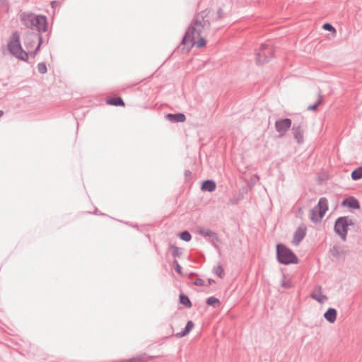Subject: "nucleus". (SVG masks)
<instances>
[{"mask_svg": "<svg viewBox=\"0 0 362 362\" xmlns=\"http://www.w3.org/2000/svg\"><path fill=\"white\" fill-rule=\"evenodd\" d=\"M209 13V11L204 10L194 17L182 38V45L192 47L196 36L204 35L209 30L211 23L207 18Z\"/></svg>", "mask_w": 362, "mask_h": 362, "instance_id": "obj_1", "label": "nucleus"}, {"mask_svg": "<svg viewBox=\"0 0 362 362\" xmlns=\"http://www.w3.org/2000/svg\"><path fill=\"white\" fill-rule=\"evenodd\" d=\"M20 19L22 23L28 28L37 30L40 33L47 31V22L45 16L23 12L20 15Z\"/></svg>", "mask_w": 362, "mask_h": 362, "instance_id": "obj_2", "label": "nucleus"}, {"mask_svg": "<svg viewBox=\"0 0 362 362\" xmlns=\"http://www.w3.org/2000/svg\"><path fill=\"white\" fill-rule=\"evenodd\" d=\"M8 49L9 52L20 60L27 62L28 59V53L24 51L20 42V33L15 31L9 37L8 42Z\"/></svg>", "mask_w": 362, "mask_h": 362, "instance_id": "obj_3", "label": "nucleus"}, {"mask_svg": "<svg viewBox=\"0 0 362 362\" xmlns=\"http://www.w3.org/2000/svg\"><path fill=\"white\" fill-rule=\"evenodd\" d=\"M276 257L279 262L283 264H297L298 262L296 255L283 244L276 245Z\"/></svg>", "mask_w": 362, "mask_h": 362, "instance_id": "obj_4", "label": "nucleus"}, {"mask_svg": "<svg viewBox=\"0 0 362 362\" xmlns=\"http://www.w3.org/2000/svg\"><path fill=\"white\" fill-rule=\"evenodd\" d=\"M354 225V222L351 218L349 216H341L336 220L334 230L343 241H346L348 227Z\"/></svg>", "mask_w": 362, "mask_h": 362, "instance_id": "obj_5", "label": "nucleus"}, {"mask_svg": "<svg viewBox=\"0 0 362 362\" xmlns=\"http://www.w3.org/2000/svg\"><path fill=\"white\" fill-rule=\"evenodd\" d=\"M327 210V199L325 197L320 198L318 204L310 210V220L314 223L320 222Z\"/></svg>", "mask_w": 362, "mask_h": 362, "instance_id": "obj_6", "label": "nucleus"}, {"mask_svg": "<svg viewBox=\"0 0 362 362\" xmlns=\"http://www.w3.org/2000/svg\"><path fill=\"white\" fill-rule=\"evenodd\" d=\"M274 49L272 46L262 44L256 52V62L257 64H263L268 62L274 56Z\"/></svg>", "mask_w": 362, "mask_h": 362, "instance_id": "obj_7", "label": "nucleus"}, {"mask_svg": "<svg viewBox=\"0 0 362 362\" xmlns=\"http://www.w3.org/2000/svg\"><path fill=\"white\" fill-rule=\"evenodd\" d=\"M42 36L40 34H37L35 33H29L25 37V46L26 49H30L33 47L34 44L38 41L37 45L33 52V57H35L37 52L40 49V45L42 44Z\"/></svg>", "mask_w": 362, "mask_h": 362, "instance_id": "obj_8", "label": "nucleus"}, {"mask_svg": "<svg viewBox=\"0 0 362 362\" xmlns=\"http://www.w3.org/2000/svg\"><path fill=\"white\" fill-rule=\"evenodd\" d=\"M306 125L303 121L296 124H293L291 132L294 139L298 144H301L304 141V132Z\"/></svg>", "mask_w": 362, "mask_h": 362, "instance_id": "obj_9", "label": "nucleus"}, {"mask_svg": "<svg viewBox=\"0 0 362 362\" xmlns=\"http://www.w3.org/2000/svg\"><path fill=\"white\" fill-rule=\"evenodd\" d=\"M291 119L289 118L280 119L275 122L276 131L279 134V136H284L287 131L291 127Z\"/></svg>", "mask_w": 362, "mask_h": 362, "instance_id": "obj_10", "label": "nucleus"}, {"mask_svg": "<svg viewBox=\"0 0 362 362\" xmlns=\"http://www.w3.org/2000/svg\"><path fill=\"white\" fill-rule=\"evenodd\" d=\"M198 233L204 238H209L212 245L219 252L220 250L216 243L220 242V239L216 233L209 229L200 228Z\"/></svg>", "mask_w": 362, "mask_h": 362, "instance_id": "obj_11", "label": "nucleus"}, {"mask_svg": "<svg viewBox=\"0 0 362 362\" xmlns=\"http://www.w3.org/2000/svg\"><path fill=\"white\" fill-rule=\"evenodd\" d=\"M306 235L305 227H298L294 233L292 243L293 245H298L303 240Z\"/></svg>", "mask_w": 362, "mask_h": 362, "instance_id": "obj_12", "label": "nucleus"}, {"mask_svg": "<svg viewBox=\"0 0 362 362\" xmlns=\"http://www.w3.org/2000/svg\"><path fill=\"white\" fill-rule=\"evenodd\" d=\"M312 298L320 303H323L327 300V297L322 294L320 286H316L310 294Z\"/></svg>", "mask_w": 362, "mask_h": 362, "instance_id": "obj_13", "label": "nucleus"}, {"mask_svg": "<svg viewBox=\"0 0 362 362\" xmlns=\"http://www.w3.org/2000/svg\"><path fill=\"white\" fill-rule=\"evenodd\" d=\"M341 205L347 206L350 209H360V204L358 201L354 197H349L343 200Z\"/></svg>", "mask_w": 362, "mask_h": 362, "instance_id": "obj_14", "label": "nucleus"}, {"mask_svg": "<svg viewBox=\"0 0 362 362\" xmlns=\"http://www.w3.org/2000/svg\"><path fill=\"white\" fill-rule=\"evenodd\" d=\"M166 117L173 122H184L186 120V116L183 113L168 114Z\"/></svg>", "mask_w": 362, "mask_h": 362, "instance_id": "obj_15", "label": "nucleus"}, {"mask_svg": "<svg viewBox=\"0 0 362 362\" xmlns=\"http://www.w3.org/2000/svg\"><path fill=\"white\" fill-rule=\"evenodd\" d=\"M324 317L330 323L334 322L337 318V310L332 308H328L324 314Z\"/></svg>", "mask_w": 362, "mask_h": 362, "instance_id": "obj_16", "label": "nucleus"}, {"mask_svg": "<svg viewBox=\"0 0 362 362\" xmlns=\"http://www.w3.org/2000/svg\"><path fill=\"white\" fill-rule=\"evenodd\" d=\"M216 185L214 180H207L203 182L202 185V189L203 191H207L212 192L216 189Z\"/></svg>", "mask_w": 362, "mask_h": 362, "instance_id": "obj_17", "label": "nucleus"}, {"mask_svg": "<svg viewBox=\"0 0 362 362\" xmlns=\"http://www.w3.org/2000/svg\"><path fill=\"white\" fill-rule=\"evenodd\" d=\"M194 325L192 321H191V320L188 321L187 322V325H186L185 329L182 332L177 333L175 334V336L178 338H181V337L186 336L192 329V328L194 327Z\"/></svg>", "mask_w": 362, "mask_h": 362, "instance_id": "obj_18", "label": "nucleus"}, {"mask_svg": "<svg viewBox=\"0 0 362 362\" xmlns=\"http://www.w3.org/2000/svg\"><path fill=\"white\" fill-rule=\"evenodd\" d=\"M107 104L115 106H124V103L120 97L113 98L107 100Z\"/></svg>", "mask_w": 362, "mask_h": 362, "instance_id": "obj_19", "label": "nucleus"}, {"mask_svg": "<svg viewBox=\"0 0 362 362\" xmlns=\"http://www.w3.org/2000/svg\"><path fill=\"white\" fill-rule=\"evenodd\" d=\"M180 302L181 304L184 305L186 308H191L192 307V303L188 298L187 296L184 294L180 295Z\"/></svg>", "mask_w": 362, "mask_h": 362, "instance_id": "obj_20", "label": "nucleus"}, {"mask_svg": "<svg viewBox=\"0 0 362 362\" xmlns=\"http://www.w3.org/2000/svg\"><path fill=\"white\" fill-rule=\"evenodd\" d=\"M351 178L354 180H358L362 178V166L357 168L351 173Z\"/></svg>", "mask_w": 362, "mask_h": 362, "instance_id": "obj_21", "label": "nucleus"}, {"mask_svg": "<svg viewBox=\"0 0 362 362\" xmlns=\"http://www.w3.org/2000/svg\"><path fill=\"white\" fill-rule=\"evenodd\" d=\"M206 303L208 305H211L214 307H216L217 305H218L220 304L219 300L217 298L214 297V296L208 298L206 299Z\"/></svg>", "mask_w": 362, "mask_h": 362, "instance_id": "obj_22", "label": "nucleus"}, {"mask_svg": "<svg viewBox=\"0 0 362 362\" xmlns=\"http://www.w3.org/2000/svg\"><path fill=\"white\" fill-rule=\"evenodd\" d=\"M281 285L282 287L285 288H291L292 284H291V279L289 278H288L287 276H283V278L281 281Z\"/></svg>", "mask_w": 362, "mask_h": 362, "instance_id": "obj_23", "label": "nucleus"}, {"mask_svg": "<svg viewBox=\"0 0 362 362\" xmlns=\"http://www.w3.org/2000/svg\"><path fill=\"white\" fill-rule=\"evenodd\" d=\"M214 273L220 278H223L225 275L224 270L221 265H218L214 269Z\"/></svg>", "mask_w": 362, "mask_h": 362, "instance_id": "obj_24", "label": "nucleus"}, {"mask_svg": "<svg viewBox=\"0 0 362 362\" xmlns=\"http://www.w3.org/2000/svg\"><path fill=\"white\" fill-rule=\"evenodd\" d=\"M179 236L181 240L186 241V242L189 241L192 238L190 233L187 230H185V231L180 233L179 234Z\"/></svg>", "mask_w": 362, "mask_h": 362, "instance_id": "obj_25", "label": "nucleus"}, {"mask_svg": "<svg viewBox=\"0 0 362 362\" xmlns=\"http://www.w3.org/2000/svg\"><path fill=\"white\" fill-rule=\"evenodd\" d=\"M144 357V356L140 355L120 362H145V360L143 359Z\"/></svg>", "mask_w": 362, "mask_h": 362, "instance_id": "obj_26", "label": "nucleus"}, {"mask_svg": "<svg viewBox=\"0 0 362 362\" xmlns=\"http://www.w3.org/2000/svg\"><path fill=\"white\" fill-rule=\"evenodd\" d=\"M204 35H201V36H196V37L198 38V40L196 43V47H202L203 46H204L206 45V40L204 39Z\"/></svg>", "mask_w": 362, "mask_h": 362, "instance_id": "obj_27", "label": "nucleus"}, {"mask_svg": "<svg viewBox=\"0 0 362 362\" xmlns=\"http://www.w3.org/2000/svg\"><path fill=\"white\" fill-rule=\"evenodd\" d=\"M37 71L39 73L44 74L47 73V69L45 63L41 62L37 64Z\"/></svg>", "mask_w": 362, "mask_h": 362, "instance_id": "obj_28", "label": "nucleus"}, {"mask_svg": "<svg viewBox=\"0 0 362 362\" xmlns=\"http://www.w3.org/2000/svg\"><path fill=\"white\" fill-rule=\"evenodd\" d=\"M322 96L320 95V98H319L318 100L316 102V103L313 105L308 106V110H312V111L316 110L318 105L322 103Z\"/></svg>", "mask_w": 362, "mask_h": 362, "instance_id": "obj_29", "label": "nucleus"}, {"mask_svg": "<svg viewBox=\"0 0 362 362\" xmlns=\"http://www.w3.org/2000/svg\"><path fill=\"white\" fill-rule=\"evenodd\" d=\"M173 264L175 265V271L180 275H182V267L177 260H174Z\"/></svg>", "mask_w": 362, "mask_h": 362, "instance_id": "obj_30", "label": "nucleus"}, {"mask_svg": "<svg viewBox=\"0 0 362 362\" xmlns=\"http://www.w3.org/2000/svg\"><path fill=\"white\" fill-rule=\"evenodd\" d=\"M323 29L327 31L335 32V28L330 23H325L322 26Z\"/></svg>", "mask_w": 362, "mask_h": 362, "instance_id": "obj_31", "label": "nucleus"}, {"mask_svg": "<svg viewBox=\"0 0 362 362\" xmlns=\"http://www.w3.org/2000/svg\"><path fill=\"white\" fill-rule=\"evenodd\" d=\"M193 284L196 286H206L205 281L200 278L196 279Z\"/></svg>", "mask_w": 362, "mask_h": 362, "instance_id": "obj_32", "label": "nucleus"}, {"mask_svg": "<svg viewBox=\"0 0 362 362\" xmlns=\"http://www.w3.org/2000/svg\"><path fill=\"white\" fill-rule=\"evenodd\" d=\"M172 255L173 257H179L181 255L180 249L177 247L173 246Z\"/></svg>", "mask_w": 362, "mask_h": 362, "instance_id": "obj_33", "label": "nucleus"}, {"mask_svg": "<svg viewBox=\"0 0 362 362\" xmlns=\"http://www.w3.org/2000/svg\"><path fill=\"white\" fill-rule=\"evenodd\" d=\"M223 11L221 8H219L217 11V16H218V18H223Z\"/></svg>", "mask_w": 362, "mask_h": 362, "instance_id": "obj_34", "label": "nucleus"}, {"mask_svg": "<svg viewBox=\"0 0 362 362\" xmlns=\"http://www.w3.org/2000/svg\"><path fill=\"white\" fill-rule=\"evenodd\" d=\"M214 282H215V281H214V279H208V284H206V286H209V285L212 284H213V283H214Z\"/></svg>", "mask_w": 362, "mask_h": 362, "instance_id": "obj_35", "label": "nucleus"}, {"mask_svg": "<svg viewBox=\"0 0 362 362\" xmlns=\"http://www.w3.org/2000/svg\"><path fill=\"white\" fill-rule=\"evenodd\" d=\"M51 4H52V7H54V6H56L57 2H56V1H52V2L51 3Z\"/></svg>", "mask_w": 362, "mask_h": 362, "instance_id": "obj_36", "label": "nucleus"}, {"mask_svg": "<svg viewBox=\"0 0 362 362\" xmlns=\"http://www.w3.org/2000/svg\"><path fill=\"white\" fill-rule=\"evenodd\" d=\"M4 115V112L2 110H0V117Z\"/></svg>", "mask_w": 362, "mask_h": 362, "instance_id": "obj_37", "label": "nucleus"}, {"mask_svg": "<svg viewBox=\"0 0 362 362\" xmlns=\"http://www.w3.org/2000/svg\"><path fill=\"white\" fill-rule=\"evenodd\" d=\"M185 173H186L187 175H189V173H190V172H189V171H185Z\"/></svg>", "mask_w": 362, "mask_h": 362, "instance_id": "obj_38", "label": "nucleus"}, {"mask_svg": "<svg viewBox=\"0 0 362 362\" xmlns=\"http://www.w3.org/2000/svg\"><path fill=\"white\" fill-rule=\"evenodd\" d=\"M185 173H186L187 175H189V173H190V172H189V171H185Z\"/></svg>", "mask_w": 362, "mask_h": 362, "instance_id": "obj_39", "label": "nucleus"}, {"mask_svg": "<svg viewBox=\"0 0 362 362\" xmlns=\"http://www.w3.org/2000/svg\"><path fill=\"white\" fill-rule=\"evenodd\" d=\"M193 275H194V274H193V273L189 274V276H192Z\"/></svg>", "mask_w": 362, "mask_h": 362, "instance_id": "obj_40", "label": "nucleus"}]
</instances>
